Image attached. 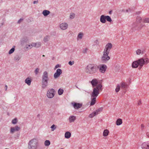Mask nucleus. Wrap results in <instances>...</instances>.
<instances>
[{"label":"nucleus","mask_w":149,"mask_h":149,"mask_svg":"<svg viewBox=\"0 0 149 149\" xmlns=\"http://www.w3.org/2000/svg\"><path fill=\"white\" fill-rule=\"evenodd\" d=\"M112 46V45L111 43H108L106 45L103 52V55L101 58V61L103 63H106L110 59V57L108 56V54Z\"/></svg>","instance_id":"1"},{"label":"nucleus","mask_w":149,"mask_h":149,"mask_svg":"<svg viewBox=\"0 0 149 149\" xmlns=\"http://www.w3.org/2000/svg\"><path fill=\"white\" fill-rule=\"evenodd\" d=\"M98 68V67L94 64H89L85 68V72L88 74H92L95 73Z\"/></svg>","instance_id":"2"},{"label":"nucleus","mask_w":149,"mask_h":149,"mask_svg":"<svg viewBox=\"0 0 149 149\" xmlns=\"http://www.w3.org/2000/svg\"><path fill=\"white\" fill-rule=\"evenodd\" d=\"M49 80L48 72L45 71L43 72L42 77V89L46 88L48 86Z\"/></svg>","instance_id":"3"},{"label":"nucleus","mask_w":149,"mask_h":149,"mask_svg":"<svg viewBox=\"0 0 149 149\" xmlns=\"http://www.w3.org/2000/svg\"><path fill=\"white\" fill-rule=\"evenodd\" d=\"M102 89V85L98 84L96 87L93 88V91L91 94V97L96 98Z\"/></svg>","instance_id":"4"},{"label":"nucleus","mask_w":149,"mask_h":149,"mask_svg":"<svg viewBox=\"0 0 149 149\" xmlns=\"http://www.w3.org/2000/svg\"><path fill=\"white\" fill-rule=\"evenodd\" d=\"M38 141L36 139L31 140L28 143L29 149H36L38 146Z\"/></svg>","instance_id":"5"},{"label":"nucleus","mask_w":149,"mask_h":149,"mask_svg":"<svg viewBox=\"0 0 149 149\" xmlns=\"http://www.w3.org/2000/svg\"><path fill=\"white\" fill-rule=\"evenodd\" d=\"M139 66V68L141 69L144 65H146L149 63V59L148 58H142L137 60Z\"/></svg>","instance_id":"6"},{"label":"nucleus","mask_w":149,"mask_h":149,"mask_svg":"<svg viewBox=\"0 0 149 149\" xmlns=\"http://www.w3.org/2000/svg\"><path fill=\"white\" fill-rule=\"evenodd\" d=\"M55 92V91L54 89H49L47 92V97L50 98H53Z\"/></svg>","instance_id":"7"},{"label":"nucleus","mask_w":149,"mask_h":149,"mask_svg":"<svg viewBox=\"0 0 149 149\" xmlns=\"http://www.w3.org/2000/svg\"><path fill=\"white\" fill-rule=\"evenodd\" d=\"M20 129V127L17 125H16L14 127H11L10 132L11 134H13L15 132L19 131Z\"/></svg>","instance_id":"8"},{"label":"nucleus","mask_w":149,"mask_h":149,"mask_svg":"<svg viewBox=\"0 0 149 149\" xmlns=\"http://www.w3.org/2000/svg\"><path fill=\"white\" fill-rule=\"evenodd\" d=\"M62 73V70L60 69H58L56 72L54 74V77L55 79H56L60 76V75Z\"/></svg>","instance_id":"9"},{"label":"nucleus","mask_w":149,"mask_h":149,"mask_svg":"<svg viewBox=\"0 0 149 149\" xmlns=\"http://www.w3.org/2000/svg\"><path fill=\"white\" fill-rule=\"evenodd\" d=\"M71 104L75 109L80 108L82 106V104L81 103H77L75 102H72Z\"/></svg>","instance_id":"10"},{"label":"nucleus","mask_w":149,"mask_h":149,"mask_svg":"<svg viewBox=\"0 0 149 149\" xmlns=\"http://www.w3.org/2000/svg\"><path fill=\"white\" fill-rule=\"evenodd\" d=\"M107 68V66L104 64H102L100 66V71L102 73H104L106 70Z\"/></svg>","instance_id":"11"},{"label":"nucleus","mask_w":149,"mask_h":149,"mask_svg":"<svg viewBox=\"0 0 149 149\" xmlns=\"http://www.w3.org/2000/svg\"><path fill=\"white\" fill-rule=\"evenodd\" d=\"M68 26V24L66 23H62L60 25V28L63 30L66 29Z\"/></svg>","instance_id":"12"},{"label":"nucleus","mask_w":149,"mask_h":149,"mask_svg":"<svg viewBox=\"0 0 149 149\" xmlns=\"http://www.w3.org/2000/svg\"><path fill=\"white\" fill-rule=\"evenodd\" d=\"M142 149H149V142H144L141 145Z\"/></svg>","instance_id":"13"},{"label":"nucleus","mask_w":149,"mask_h":149,"mask_svg":"<svg viewBox=\"0 0 149 149\" xmlns=\"http://www.w3.org/2000/svg\"><path fill=\"white\" fill-rule=\"evenodd\" d=\"M90 82L93 88L96 87L98 85V81L96 79H93Z\"/></svg>","instance_id":"14"},{"label":"nucleus","mask_w":149,"mask_h":149,"mask_svg":"<svg viewBox=\"0 0 149 149\" xmlns=\"http://www.w3.org/2000/svg\"><path fill=\"white\" fill-rule=\"evenodd\" d=\"M100 21L102 23H105L106 22V16L104 15H101L100 17Z\"/></svg>","instance_id":"15"},{"label":"nucleus","mask_w":149,"mask_h":149,"mask_svg":"<svg viewBox=\"0 0 149 149\" xmlns=\"http://www.w3.org/2000/svg\"><path fill=\"white\" fill-rule=\"evenodd\" d=\"M139 65L137 60L133 62L132 64V67L133 68H137Z\"/></svg>","instance_id":"16"},{"label":"nucleus","mask_w":149,"mask_h":149,"mask_svg":"<svg viewBox=\"0 0 149 149\" xmlns=\"http://www.w3.org/2000/svg\"><path fill=\"white\" fill-rule=\"evenodd\" d=\"M28 40V38L26 37H24L22 38L21 40V44L24 45V43L27 42Z\"/></svg>","instance_id":"17"},{"label":"nucleus","mask_w":149,"mask_h":149,"mask_svg":"<svg viewBox=\"0 0 149 149\" xmlns=\"http://www.w3.org/2000/svg\"><path fill=\"white\" fill-rule=\"evenodd\" d=\"M31 78L28 77L25 80V82L29 86L31 85Z\"/></svg>","instance_id":"18"},{"label":"nucleus","mask_w":149,"mask_h":149,"mask_svg":"<svg viewBox=\"0 0 149 149\" xmlns=\"http://www.w3.org/2000/svg\"><path fill=\"white\" fill-rule=\"evenodd\" d=\"M76 116H70L69 119L70 123L73 122L76 120Z\"/></svg>","instance_id":"19"},{"label":"nucleus","mask_w":149,"mask_h":149,"mask_svg":"<svg viewBox=\"0 0 149 149\" xmlns=\"http://www.w3.org/2000/svg\"><path fill=\"white\" fill-rule=\"evenodd\" d=\"M96 97H91V101L90 103L91 106L94 105L95 103Z\"/></svg>","instance_id":"20"},{"label":"nucleus","mask_w":149,"mask_h":149,"mask_svg":"<svg viewBox=\"0 0 149 149\" xmlns=\"http://www.w3.org/2000/svg\"><path fill=\"white\" fill-rule=\"evenodd\" d=\"M50 13V12L49 10H44L42 12V14L45 16H47Z\"/></svg>","instance_id":"21"},{"label":"nucleus","mask_w":149,"mask_h":149,"mask_svg":"<svg viewBox=\"0 0 149 149\" xmlns=\"http://www.w3.org/2000/svg\"><path fill=\"white\" fill-rule=\"evenodd\" d=\"M102 109L103 108L102 107H101L100 108H99L97 109L95 111H94V113H95V115H97L100 112L102 111Z\"/></svg>","instance_id":"22"},{"label":"nucleus","mask_w":149,"mask_h":149,"mask_svg":"<svg viewBox=\"0 0 149 149\" xmlns=\"http://www.w3.org/2000/svg\"><path fill=\"white\" fill-rule=\"evenodd\" d=\"M71 136V134L69 132H66L65 134V138L69 139Z\"/></svg>","instance_id":"23"},{"label":"nucleus","mask_w":149,"mask_h":149,"mask_svg":"<svg viewBox=\"0 0 149 149\" xmlns=\"http://www.w3.org/2000/svg\"><path fill=\"white\" fill-rule=\"evenodd\" d=\"M21 58V56L18 54H16L14 56V60L15 61H18Z\"/></svg>","instance_id":"24"},{"label":"nucleus","mask_w":149,"mask_h":149,"mask_svg":"<svg viewBox=\"0 0 149 149\" xmlns=\"http://www.w3.org/2000/svg\"><path fill=\"white\" fill-rule=\"evenodd\" d=\"M121 88L123 89H126L127 88L128 86L124 82L122 83L121 84Z\"/></svg>","instance_id":"25"},{"label":"nucleus","mask_w":149,"mask_h":149,"mask_svg":"<svg viewBox=\"0 0 149 149\" xmlns=\"http://www.w3.org/2000/svg\"><path fill=\"white\" fill-rule=\"evenodd\" d=\"M109 131L107 129L105 130L103 132V135L104 136H108L109 133Z\"/></svg>","instance_id":"26"},{"label":"nucleus","mask_w":149,"mask_h":149,"mask_svg":"<svg viewBox=\"0 0 149 149\" xmlns=\"http://www.w3.org/2000/svg\"><path fill=\"white\" fill-rule=\"evenodd\" d=\"M122 123V120L121 119L119 118L116 121V124L118 125H119Z\"/></svg>","instance_id":"27"},{"label":"nucleus","mask_w":149,"mask_h":149,"mask_svg":"<svg viewBox=\"0 0 149 149\" xmlns=\"http://www.w3.org/2000/svg\"><path fill=\"white\" fill-rule=\"evenodd\" d=\"M15 46H13L12 48L9 50L8 52V54H12L14 52L15 50Z\"/></svg>","instance_id":"28"},{"label":"nucleus","mask_w":149,"mask_h":149,"mask_svg":"<svg viewBox=\"0 0 149 149\" xmlns=\"http://www.w3.org/2000/svg\"><path fill=\"white\" fill-rule=\"evenodd\" d=\"M106 21L107 20V21L110 22H111L112 21L111 17L108 15L106 16Z\"/></svg>","instance_id":"29"},{"label":"nucleus","mask_w":149,"mask_h":149,"mask_svg":"<svg viewBox=\"0 0 149 149\" xmlns=\"http://www.w3.org/2000/svg\"><path fill=\"white\" fill-rule=\"evenodd\" d=\"M49 36H48L44 37L43 40L45 42H47L48 41L49 39Z\"/></svg>","instance_id":"30"},{"label":"nucleus","mask_w":149,"mask_h":149,"mask_svg":"<svg viewBox=\"0 0 149 149\" xmlns=\"http://www.w3.org/2000/svg\"><path fill=\"white\" fill-rule=\"evenodd\" d=\"M50 144V142L48 140H46L44 143V144L45 146H49Z\"/></svg>","instance_id":"31"},{"label":"nucleus","mask_w":149,"mask_h":149,"mask_svg":"<svg viewBox=\"0 0 149 149\" xmlns=\"http://www.w3.org/2000/svg\"><path fill=\"white\" fill-rule=\"evenodd\" d=\"M83 35V33L81 32L79 33L78 35L77 38L80 39H81L82 38Z\"/></svg>","instance_id":"32"},{"label":"nucleus","mask_w":149,"mask_h":149,"mask_svg":"<svg viewBox=\"0 0 149 149\" xmlns=\"http://www.w3.org/2000/svg\"><path fill=\"white\" fill-rule=\"evenodd\" d=\"M63 90L62 89H59L58 91V94L60 95H61L63 93Z\"/></svg>","instance_id":"33"},{"label":"nucleus","mask_w":149,"mask_h":149,"mask_svg":"<svg viewBox=\"0 0 149 149\" xmlns=\"http://www.w3.org/2000/svg\"><path fill=\"white\" fill-rule=\"evenodd\" d=\"M142 20V19L141 17H137L136 19V22L137 23H140Z\"/></svg>","instance_id":"34"},{"label":"nucleus","mask_w":149,"mask_h":149,"mask_svg":"<svg viewBox=\"0 0 149 149\" xmlns=\"http://www.w3.org/2000/svg\"><path fill=\"white\" fill-rule=\"evenodd\" d=\"M17 122V120L16 118L13 119L12 121V123L13 124H15Z\"/></svg>","instance_id":"35"},{"label":"nucleus","mask_w":149,"mask_h":149,"mask_svg":"<svg viewBox=\"0 0 149 149\" xmlns=\"http://www.w3.org/2000/svg\"><path fill=\"white\" fill-rule=\"evenodd\" d=\"M94 113V112H93L89 114V117L90 118H92L94 116H95L96 115H95V113Z\"/></svg>","instance_id":"36"},{"label":"nucleus","mask_w":149,"mask_h":149,"mask_svg":"<svg viewBox=\"0 0 149 149\" xmlns=\"http://www.w3.org/2000/svg\"><path fill=\"white\" fill-rule=\"evenodd\" d=\"M120 85H117V87H116V92H118L120 90Z\"/></svg>","instance_id":"37"},{"label":"nucleus","mask_w":149,"mask_h":149,"mask_svg":"<svg viewBox=\"0 0 149 149\" xmlns=\"http://www.w3.org/2000/svg\"><path fill=\"white\" fill-rule=\"evenodd\" d=\"M25 47L26 49H31L32 48V47L31 46V44L26 45Z\"/></svg>","instance_id":"38"},{"label":"nucleus","mask_w":149,"mask_h":149,"mask_svg":"<svg viewBox=\"0 0 149 149\" xmlns=\"http://www.w3.org/2000/svg\"><path fill=\"white\" fill-rule=\"evenodd\" d=\"M141 53V49H138L136 51V54L137 55H139Z\"/></svg>","instance_id":"39"},{"label":"nucleus","mask_w":149,"mask_h":149,"mask_svg":"<svg viewBox=\"0 0 149 149\" xmlns=\"http://www.w3.org/2000/svg\"><path fill=\"white\" fill-rule=\"evenodd\" d=\"M39 70V69L38 68H37L34 71V72L36 74H38Z\"/></svg>","instance_id":"40"},{"label":"nucleus","mask_w":149,"mask_h":149,"mask_svg":"<svg viewBox=\"0 0 149 149\" xmlns=\"http://www.w3.org/2000/svg\"><path fill=\"white\" fill-rule=\"evenodd\" d=\"M75 15L73 13H72L70 14V18L71 19L74 18V17Z\"/></svg>","instance_id":"41"},{"label":"nucleus","mask_w":149,"mask_h":149,"mask_svg":"<svg viewBox=\"0 0 149 149\" xmlns=\"http://www.w3.org/2000/svg\"><path fill=\"white\" fill-rule=\"evenodd\" d=\"M55 125L54 124L51 127L52 131H54L56 129V127H55Z\"/></svg>","instance_id":"42"},{"label":"nucleus","mask_w":149,"mask_h":149,"mask_svg":"<svg viewBox=\"0 0 149 149\" xmlns=\"http://www.w3.org/2000/svg\"><path fill=\"white\" fill-rule=\"evenodd\" d=\"M88 50V49L87 48H86L85 49H84L82 51L83 53L84 54L86 53L87 51Z\"/></svg>","instance_id":"43"},{"label":"nucleus","mask_w":149,"mask_h":149,"mask_svg":"<svg viewBox=\"0 0 149 149\" xmlns=\"http://www.w3.org/2000/svg\"><path fill=\"white\" fill-rule=\"evenodd\" d=\"M74 62L73 61H70L68 62L69 64L70 65H72L74 64Z\"/></svg>","instance_id":"44"},{"label":"nucleus","mask_w":149,"mask_h":149,"mask_svg":"<svg viewBox=\"0 0 149 149\" xmlns=\"http://www.w3.org/2000/svg\"><path fill=\"white\" fill-rule=\"evenodd\" d=\"M36 46L37 47H39L40 46V42H38L36 43Z\"/></svg>","instance_id":"45"},{"label":"nucleus","mask_w":149,"mask_h":149,"mask_svg":"<svg viewBox=\"0 0 149 149\" xmlns=\"http://www.w3.org/2000/svg\"><path fill=\"white\" fill-rule=\"evenodd\" d=\"M23 20V18H20L17 22V23L20 24L21 22Z\"/></svg>","instance_id":"46"},{"label":"nucleus","mask_w":149,"mask_h":149,"mask_svg":"<svg viewBox=\"0 0 149 149\" xmlns=\"http://www.w3.org/2000/svg\"><path fill=\"white\" fill-rule=\"evenodd\" d=\"M31 45L32 47H36V43H32L31 44Z\"/></svg>","instance_id":"47"},{"label":"nucleus","mask_w":149,"mask_h":149,"mask_svg":"<svg viewBox=\"0 0 149 149\" xmlns=\"http://www.w3.org/2000/svg\"><path fill=\"white\" fill-rule=\"evenodd\" d=\"M144 22H145L149 23V18H146L145 19Z\"/></svg>","instance_id":"48"},{"label":"nucleus","mask_w":149,"mask_h":149,"mask_svg":"<svg viewBox=\"0 0 149 149\" xmlns=\"http://www.w3.org/2000/svg\"><path fill=\"white\" fill-rule=\"evenodd\" d=\"M61 67V65L59 64H57L55 66V68H57Z\"/></svg>","instance_id":"49"},{"label":"nucleus","mask_w":149,"mask_h":149,"mask_svg":"<svg viewBox=\"0 0 149 149\" xmlns=\"http://www.w3.org/2000/svg\"><path fill=\"white\" fill-rule=\"evenodd\" d=\"M132 26H133L132 28V32L133 31L135 30H136V29H134V27L135 26V25L134 24Z\"/></svg>","instance_id":"50"},{"label":"nucleus","mask_w":149,"mask_h":149,"mask_svg":"<svg viewBox=\"0 0 149 149\" xmlns=\"http://www.w3.org/2000/svg\"><path fill=\"white\" fill-rule=\"evenodd\" d=\"M144 26V25H143V24H141V26H140V27H138V28H137L136 29H138V30H140V29H141V28L143 26Z\"/></svg>","instance_id":"51"},{"label":"nucleus","mask_w":149,"mask_h":149,"mask_svg":"<svg viewBox=\"0 0 149 149\" xmlns=\"http://www.w3.org/2000/svg\"><path fill=\"white\" fill-rule=\"evenodd\" d=\"M95 42L96 44L97 45L99 44V42L97 40H96L95 41Z\"/></svg>","instance_id":"52"},{"label":"nucleus","mask_w":149,"mask_h":149,"mask_svg":"<svg viewBox=\"0 0 149 149\" xmlns=\"http://www.w3.org/2000/svg\"><path fill=\"white\" fill-rule=\"evenodd\" d=\"M144 127V126L143 124H142L141 125V130H143V128Z\"/></svg>","instance_id":"53"},{"label":"nucleus","mask_w":149,"mask_h":149,"mask_svg":"<svg viewBox=\"0 0 149 149\" xmlns=\"http://www.w3.org/2000/svg\"><path fill=\"white\" fill-rule=\"evenodd\" d=\"M38 0H37V1H34L33 2V4H36V3H38Z\"/></svg>","instance_id":"54"},{"label":"nucleus","mask_w":149,"mask_h":149,"mask_svg":"<svg viewBox=\"0 0 149 149\" xmlns=\"http://www.w3.org/2000/svg\"><path fill=\"white\" fill-rule=\"evenodd\" d=\"M141 104V101L140 100L138 103V105H139Z\"/></svg>","instance_id":"55"},{"label":"nucleus","mask_w":149,"mask_h":149,"mask_svg":"<svg viewBox=\"0 0 149 149\" xmlns=\"http://www.w3.org/2000/svg\"><path fill=\"white\" fill-rule=\"evenodd\" d=\"M7 88H8L7 86L6 85H5V90L6 91L7 90Z\"/></svg>","instance_id":"56"},{"label":"nucleus","mask_w":149,"mask_h":149,"mask_svg":"<svg viewBox=\"0 0 149 149\" xmlns=\"http://www.w3.org/2000/svg\"><path fill=\"white\" fill-rule=\"evenodd\" d=\"M147 136L149 138V132H147L146 134Z\"/></svg>","instance_id":"57"},{"label":"nucleus","mask_w":149,"mask_h":149,"mask_svg":"<svg viewBox=\"0 0 149 149\" xmlns=\"http://www.w3.org/2000/svg\"><path fill=\"white\" fill-rule=\"evenodd\" d=\"M112 10H110V11H109V14H111V13H112Z\"/></svg>","instance_id":"58"},{"label":"nucleus","mask_w":149,"mask_h":149,"mask_svg":"<svg viewBox=\"0 0 149 149\" xmlns=\"http://www.w3.org/2000/svg\"><path fill=\"white\" fill-rule=\"evenodd\" d=\"M141 53L142 54H143V53H144L143 51H141Z\"/></svg>","instance_id":"59"},{"label":"nucleus","mask_w":149,"mask_h":149,"mask_svg":"<svg viewBox=\"0 0 149 149\" xmlns=\"http://www.w3.org/2000/svg\"><path fill=\"white\" fill-rule=\"evenodd\" d=\"M129 10H130V9H129V10H126V12H128L129 11Z\"/></svg>","instance_id":"60"},{"label":"nucleus","mask_w":149,"mask_h":149,"mask_svg":"<svg viewBox=\"0 0 149 149\" xmlns=\"http://www.w3.org/2000/svg\"><path fill=\"white\" fill-rule=\"evenodd\" d=\"M75 86L77 88H78V89H79V88L78 87H77V86L76 85H75Z\"/></svg>","instance_id":"61"},{"label":"nucleus","mask_w":149,"mask_h":149,"mask_svg":"<svg viewBox=\"0 0 149 149\" xmlns=\"http://www.w3.org/2000/svg\"><path fill=\"white\" fill-rule=\"evenodd\" d=\"M42 56H45L44 55H42Z\"/></svg>","instance_id":"62"},{"label":"nucleus","mask_w":149,"mask_h":149,"mask_svg":"<svg viewBox=\"0 0 149 149\" xmlns=\"http://www.w3.org/2000/svg\"><path fill=\"white\" fill-rule=\"evenodd\" d=\"M61 149H63V148H61Z\"/></svg>","instance_id":"63"}]
</instances>
